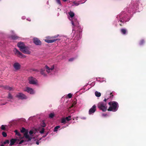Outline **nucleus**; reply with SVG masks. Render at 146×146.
Instances as JSON below:
<instances>
[{"mask_svg": "<svg viewBox=\"0 0 146 146\" xmlns=\"http://www.w3.org/2000/svg\"><path fill=\"white\" fill-rule=\"evenodd\" d=\"M17 46L20 48V50L23 53L27 54H30L31 52L29 48L26 46L23 42H19L17 44Z\"/></svg>", "mask_w": 146, "mask_h": 146, "instance_id": "f257e3e1", "label": "nucleus"}, {"mask_svg": "<svg viewBox=\"0 0 146 146\" xmlns=\"http://www.w3.org/2000/svg\"><path fill=\"white\" fill-rule=\"evenodd\" d=\"M108 104L110 106L108 109V111L115 112L117 110L119 105L117 102L115 101L110 102H109Z\"/></svg>", "mask_w": 146, "mask_h": 146, "instance_id": "f03ea898", "label": "nucleus"}, {"mask_svg": "<svg viewBox=\"0 0 146 146\" xmlns=\"http://www.w3.org/2000/svg\"><path fill=\"white\" fill-rule=\"evenodd\" d=\"M106 105L107 104L106 102H101L98 104L97 107L100 110L103 111H105L108 110Z\"/></svg>", "mask_w": 146, "mask_h": 146, "instance_id": "7ed1b4c3", "label": "nucleus"}, {"mask_svg": "<svg viewBox=\"0 0 146 146\" xmlns=\"http://www.w3.org/2000/svg\"><path fill=\"white\" fill-rule=\"evenodd\" d=\"M58 36L59 35H55L54 36H52L51 37H50V38L53 39L51 40L46 39L45 40V41L48 43H51L57 40H60V39H54L55 38L58 37Z\"/></svg>", "mask_w": 146, "mask_h": 146, "instance_id": "20e7f679", "label": "nucleus"}, {"mask_svg": "<svg viewBox=\"0 0 146 146\" xmlns=\"http://www.w3.org/2000/svg\"><path fill=\"white\" fill-rule=\"evenodd\" d=\"M15 54L17 56L21 58H25L26 56L25 55L23 54L21 52L18 50L17 49L15 48L13 50Z\"/></svg>", "mask_w": 146, "mask_h": 146, "instance_id": "39448f33", "label": "nucleus"}, {"mask_svg": "<svg viewBox=\"0 0 146 146\" xmlns=\"http://www.w3.org/2000/svg\"><path fill=\"white\" fill-rule=\"evenodd\" d=\"M29 83L31 84H36L37 83V80L32 76L29 77L28 79Z\"/></svg>", "mask_w": 146, "mask_h": 146, "instance_id": "423d86ee", "label": "nucleus"}, {"mask_svg": "<svg viewBox=\"0 0 146 146\" xmlns=\"http://www.w3.org/2000/svg\"><path fill=\"white\" fill-rule=\"evenodd\" d=\"M16 97L20 99H25L27 98L26 96L21 93H18L16 96Z\"/></svg>", "mask_w": 146, "mask_h": 146, "instance_id": "0eeeda50", "label": "nucleus"}, {"mask_svg": "<svg viewBox=\"0 0 146 146\" xmlns=\"http://www.w3.org/2000/svg\"><path fill=\"white\" fill-rule=\"evenodd\" d=\"M96 106L95 105H93L92 107L89 110V114L90 115L94 113L96 110Z\"/></svg>", "mask_w": 146, "mask_h": 146, "instance_id": "6e6552de", "label": "nucleus"}, {"mask_svg": "<svg viewBox=\"0 0 146 146\" xmlns=\"http://www.w3.org/2000/svg\"><path fill=\"white\" fill-rule=\"evenodd\" d=\"M24 136L25 138L28 139V140L27 141H31V140L32 139V138L31 137H30L28 135V132H25L24 133Z\"/></svg>", "mask_w": 146, "mask_h": 146, "instance_id": "1a4fd4ad", "label": "nucleus"}, {"mask_svg": "<svg viewBox=\"0 0 146 146\" xmlns=\"http://www.w3.org/2000/svg\"><path fill=\"white\" fill-rule=\"evenodd\" d=\"M34 43L37 45H40L41 44V42L37 38H34L33 39Z\"/></svg>", "mask_w": 146, "mask_h": 146, "instance_id": "9d476101", "label": "nucleus"}, {"mask_svg": "<svg viewBox=\"0 0 146 146\" xmlns=\"http://www.w3.org/2000/svg\"><path fill=\"white\" fill-rule=\"evenodd\" d=\"M45 67L46 69V71L48 73L54 69V65H53L51 68H50L47 65H46Z\"/></svg>", "mask_w": 146, "mask_h": 146, "instance_id": "9b49d317", "label": "nucleus"}, {"mask_svg": "<svg viewBox=\"0 0 146 146\" xmlns=\"http://www.w3.org/2000/svg\"><path fill=\"white\" fill-rule=\"evenodd\" d=\"M13 67L16 70H18L20 69L21 65L18 62L15 63L13 65Z\"/></svg>", "mask_w": 146, "mask_h": 146, "instance_id": "f8f14e48", "label": "nucleus"}, {"mask_svg": "<svg viewBox=\"0 0 146 146\" xmlns=\"http://www.w3.org/2000/svg\"><path fill=\"white\" fill-rule=\"evenodd\" d=\"M26 91L31 94H33L34 93L33 90L32 88L28 87L27 88Z\"/></svg>", "mask_w": 146, "mask_h": 146, "instance_id": "ddd939ff", "label": "nucleus"}, {"mask_svg": "<svg viewBox=\"0 0 146 146\" xmlns=\"http://www.w3.org/2000/svg\"><path fill=\"white\" fill-rule=\"evenodd\" d=\"M17 139H12L10 140V143L9 145L11 146L13 145L16 142Z\"/></svg>", "mask_w": 146, "mask_h": 146, "instance_id": "4468645a", "label": "nucleus"}, {"mask_svg": "<svg viewBox=\"0 0 146 146\" xmlns=\"http://www.w3.org/2000/svg\"><path fill=\"white\" fill-rule=\"evenodd\" d=\"M11 38L13 40H16L19 38V37L15 35H13L11 36Z\"/></svg>", "mask_w": 146, "mask_h": 146, "instance_id": "2eb2a0df", "label": "nucleus"}, {"mask_svg": "<svg viewBox=\"0 0 146 146\" xmlns=\"http://www.w3.org/2000/svg\"><path fill=\"white\" fill-rule=\"evenodd\" d=\"M121 31L123 35H125L127 33V30L126 29H122L121 30Z\"/></svg>", "mask_w": 146, "mask_h": 146, "instance_id": "dca6fc26", "label": "nucleus"}, {"mask_svg": "<svg viewBox=\"0 0 146 146\" xmlns=\"http://www.w3.org/2000/svg\"><path fill=\"white\" fill-rule=\"evenodd\" d=\"M95 94L96 96L97 97H100L101 96V94L100 92L96 91L95 92Z\"/></svg>", "mask_w": 146, "mask_h": 146, "instance_id": "f3484780", "label": "nucleus"}, {"mask_svg": "<svg viewBox=\"0 0 146 146\" xmlns=\"http://www.w3.org/2000/svg\"><path fill=\"white\" fill-rule=\"evenodd\" d=\"M5 89L7 90H9V91L13 90V89L12 87H9L8 86H6L5 87Z\"/></svg>", "mask_w": 146, "mask_h": 146, "instance_id": "a211bd4d", "label": "nucleus"}, {"mask_svg": "<svg viewBox=\"0 0 146 146\" xmlns=\"http://www.w3.org/2000/svg\"><path fill=\"white\" fill-rule=\"evenodd\" d=\"M68 13L70 17L71 18L73 17L74 15V13L71 11H70Z\"/></svg>", "mask_w": 146, "mask_h": 146, "instance_id": "6ab92c4d", "label": "nucleus"}, {"mask_svg": "<svg viewBox=\"0 0 146 146\" xmlns=\"http://www.w3.org/2000/svg\"><path fill=\"white\" fill-rule=\"evenodd\" d=\"M60 126L59 125H58L55 127L54 128V132L56 131H57L58 129L60 128Z\"/></svg>", "mask_w": 146, "mask_h": 146, "instance_id": "aec40b11", "label": "nucleus"}, {"mask_svg": "<svg viewBox=\"0 0 146 146\" xmlns=\"http://www.w3.org/2000/svg\"><path fill=\"white\" fill-rule=\"evenodd\" d=\"M45 70L44 69H41L40 70V73L41 74L43 75H45V74L44 72Z\"/></svg>", "mask_w": 146, "mask_h": 146, "instance_id": "412c9836", "label": "nucleus"}, {"mask_svg": "<svg viewBox=\"0 0 146 146\" xmlns=\"http://www.w3.org/2000/svg\"><path fill=\"white\" fill-rule=\"evenodd\" d=\"M54 116V113H51L49 114V116L50 118H52Z\"/></svg>", "mask_w": 146, "mask_h": 146, "instance_id": "4be33fe9", "label": "nucleus"}, {"mask_svg": "<svg viewBox=\"0 0 146 146\" xmlns=\"http://www.w3.org/2000/svg\"><path fill=\"white\" fill-rule=\"evenodd\" d=\"M15 133L16 135H18L19 136H20L21 135V134L19 132H18L17 130H15Z\"/></svg>", "mask_w": 146, "mask_h": 146, "instance_id": "5701e85b", "label": "nucleus"}, {"mask_svg": "<svg viewBox=\"0 0 146 146\" xmlns=\"http://www.w3.org/2000/svg\"><path fill=\"white\" fill-rule=\"evenodd\" d=\"M40 125L43 127H45L46 126V124L44 121L41 122Z\"/></svg>", "mask_w": 146, "mask_h": 146, "instance_id": "b1692460", "label": "nucleus"}, {"mask_svg": "<svg viewBox=\"0 0 146 146\" xmlns=\"http://www.w3.org/2000/svg\"><path fill=\"white\" fill-rule=\"evenodd\" d=\"M61 123H62L65 124L66 123V120L64 118H62L61 119Z\"/></svg>", "mask_w": 146, "mask_h": 146, "instance_id": "393cba45", "label": "nucleus"}, {"mask_svg": "<svg viewBox=\"0 0 146 146\" xmlns=\"http://www.w3.org/2000/svg\"><path fill=\"white\" fill-rule=\"evenodd\" d=\"M8 98L11 99L13 98V97L10 93H9L8 95Z\"/></svg>", "mask_w": 146, "mask_h": 146, "instance_id": "a878e982", "label": "nucleus"}, {"mask_svg": "<svg viewBox=\"0 0 146 146\" xmlns=\"http://www.w3.org/2000/svg\"><path fill=\"white\" fill-rule=\"evenodd\" d=\"M9 140H6L3 143V144L5 145L6 144H9Z\"/></svg>", "mask_w": 146, "mask_h": 146, "instance_id": "bb28decb", "label": "nucleus"}, {"mask_svg": "<svg viewBox=\"0 0 146 146\" xmlns=\"http://www.w3.org/2000/svg\"><path fill=\"white\" fill-rule=\"evenodd\" d=\"M71 117L69 115L68 116V117H66L65 119H66V120L68 121L71 120V119H70Z\"/></svg>", "mask_w": 146, "mask_h": 146, "instance_id": "cd10ccee", "label": "nucleus"}, {"mask_svg": "<svg viewBox=\"0 0 146 146\" xmlns=\"http://www.w3.org/2000/svg\"><path fill=\"white\" fill-rule=\"evenodd\" d=\"M145 42V41L143 40H142L140 41L139 44L140 45L143 44Z\"/></svg>", "mask_w": 146, "mask_h": 146, "instance_id": "c85d7f7f", "label": "nucleus"}, {"mask_svg": "<svg viewBox=\"0 0 146 146\" xmlns=\"http://www.w3.org/2000/svg\"><path fill=\"white\" fill-rule=\"evenodd\" d=\"M26 131V129L23 127H22L21 129V133H24Z\"/></svg>", "mask_w": 146, "mask_h": 146, "instance_id": "c756f323", "label": "nucleus"}, {"mask_svg": "<svg viewBox=\"0 0 146 146\" xmlns=\"http://www.w3.org/2000/svg\"><path fill=\"white\" fill-rule=\"evenodd\" d=\"M1 129L2 130H5V125H2L1 126Z\"/></svg>", "mask_w": 146, "mask_h": 146, "instance_id": "7c9ffc66", "label": "nucleus"}, {"mask_svg": "<svg viewBox=\"0 0 146 146\" xmlns=\"http://www.w3.org/2000/svg\"><path fill=\"white\" fill-rule=\"evenodd\" d=\"M2 135L4 137H7V135L6 133H5V132H3L2 133Z\"/></svg>", "mask_w": 146, "mask_h": 146, "instance_id": "2f4dec72", "label": "nucleus"}, {"mask_svg": "<svg viewBox=\"0 0 146 146\" xmlns=\"http://www.w3.org/2000/svg\"><path fill=\"white\" fill-rule=\"evenodd\" d=\"M77 37H75V38H76V39L77 40H79L80 38H81V37L80 36V34H79L78 35H77Z\"/></svg>", "mask_w": 146, "mask_h": 146, "instance_id": "473e14b6", "label": "nucleus"}, {"mask_svg": "<svg viewBox=\"0 0 146 146\" xmlns=\"http://www.w3.org/2000/svg\"><path fill=\"white\" fill-rule=\"evenodd\" d=\"M44 128H42L41 130L40 131V133L41 134L43 133L44 132Z\"/></svg>", "mask_w": 146, "mask_h": 146, "instance_id": "72a5a7b5", "label": "nucleus"}, {"mask_svg": "<svg viewBox=\"0 0 146 146\" xmlns=\"http://www.w3.org/2000/svg\"><path fill=\"white\" fill-rule=\"evenodd\" d=\"M113 97V95L112 94V92H111L110 94L109 98H112Z\"/></svg>", "mask_w": 146, "mask_h": 146, "instance_id": "f704fd0d", "label": "nucleus"}, {"mask_svg": "<svg viewBox=\"0 0 146 146\" xmlns=\"http://www.w3.org/2000/svg\"><path fill=\"white\" fill-rule=\"evenodd\" d=\"M57 3L60 5H61V4L60 0H56Z\"/></svg>", "mask_w": 146, "mask_h": 146, "instance_id": "c9c22d12", "label": "nucleus"}, {"mask_svg": "<svg viewBox=\"0 0 146 146\" xmlns=\"http://www.w3.org/2000/svg\"><path fill=\"white\" fill-rule=\"evenodd\" d=\"M68 98H72V94L70 93H69L68 94Z\"/></svg>", "mask_w": 146, "mask_h": 146, "instance_id": "e433bc0d", "label": "nucleus"}, {"mask_svg": "<svg viewBox=\"0 0 146 146\" xmlns=\"http://www.w3.org/2000/svg\"><path fill=\"white\" fill-rule=\"evenodd\" d=\"M33 133V131L32 130H30L29 131V133L31 135Z\"/></svg>", "mask_w": 146, "mask_h": 146, "instance_id": "4c0bfd02", "label": "nucleus"}, {"mask_svg": "<svg viewBox=\"0 0 146 146\" xmlns=\"http://www.w3.org/2000/svg\"><path fill=\"white\" fill-rule=\"evenodd\" d=\"M24 140H21L20 142H19V144H21L22 143H23V142H24Z\"/></svg>", "mask_w": 146, "mask_h": 146, "instance_id": "58836bf2", "label": "nucleus"}, {"mask_svg": "<svg viewBox=\"0 0 146 146\" xmlns=\"http://www.w3.org/2000/svg\"><path fill=\"white\" fill-rule=\"evenodd\" d=\"M74 59L73 58H71L69 59V61L70 62L74 60Z\"/></svg>", "mask_w": 146, "mask_h": 146, "instance_id": "ea45409f", "label": "nucleus"}, {"mask_svg": "<svg viewBox=\"0 0 146 146\" xmlns=\"http://www.w3.org/2000/svg\"><path fill=\"white\" fill-rule=\"evenodd\" d=\"M108 99H109V98H108L107 99L105 98V99H104V102H106V101H107V100H108Z\"/></svg>", "mask_w": 146, "mask_h": 146, "instance_id": "a19ab883", "label": "nucleus"}, {"mask_svg": "<svg viewBox=\"0 0 146 146\" xmlns=\"http://www.w3.org/2000/svg\"><path fill=\"white\" fill-rule=\"evenodd\" d=\"M72 24L74 26H74H75V25H74V23L73 22V21H72Z\"/></svg>", "mask_w": 146, "mask_h": 146, "instance_id": "79ce46f5", "label": "nucleus"}, {"mask_svg": "<svg viewBox=\"0 0 146 146\" xmlns=\"http://www.w3.org/2000/svg\"><path fill=\"white\" fill-rule=\"evenodd\" d=\"M36 143L37 145H38L39 144V142H38V141H37L36 142Z\"/></svg>", "mask_w": 146, "mask_h": 146, "instance_id": "37998d69", "label": "nucleus"}, {"mask_svg": "<svg viewBox=\"0 0 146 146\" xmlns=\"http://www.w3.org/2000/svg\"><path fill=\"white\" fill-rule=\"evenodd\" d=\"M4 145L3 143L1 145V146H5Z\"/></svg>", "mask_w": 146, "mask_h": 146, "instance_id": "c03bdc74", "label": "nucleus"}, {"mask_svg": "<svg viewBox=\"0 0 146 146\" xmlns=\"http://www.w3.org/2000/svg\"><path fill=\"white\" fill-rule=\"evenodd\" d=\"M33 70L34 71H36L37 72H38L39 71L38 70H36V69L34 70Z\"/></svg>", "mask_w": 146, "mask_h": 146, "instance_id": "a18cd8bd", "label": "nucleus"}, {"mask_svg": "<svg viewBox=\"0 0 146 146\" xmlns=\"http://www.w3.org/2000/svg\"><path fill=\"white\" fill-rule=\"evenodd\" d=\"M46 135H45L43 136H42V137H46Z\"/></svg>", "mask_w": 146, "mask_h": 146, "instance_id": "49530a36", "label": "nucleus"}, {"mask_svg": "<svg viewBox=\"0 0 146 146\" xmlns=\"http://www.w3.org/2000/svg\"><path fill=\"white\" fill-rule=\"evenodd\" d=\"M64 1L65 2L67 1V0H62Z\"/></svg>", "mask_w": 146, "mask_h": 146, "instance_id": "de8ad7c7", "label": "nucleus"}, {"mask_svg": "<svg viewBox=\"0 0 146 146\" xmlns=\"http://www.w3.org/2000/svg\"><path fill=\"white\" fill-rule=\"evenodd\" d=\"M119 25H120L121 26H122V25H121V24H119Z\"/></svg>", "mask_w": 146, "mask_h": 146, "instance_id": "09e8293b", "label": "nucleus"}, {"mask_svg": "<svg viewBox=\"0 0 146 146\" xmlns=\"http://www.w3.org/2000/svg\"><path fill=\"white\" fill-rule=\"evenodd\" d=\"M48 134V132H47L46 134V135Z\"/></svg>", "mask_w": 146, "mask_h": 146, "instance_id": "8fccbe9b", "label": "nucleus"}, {"mask_svg": "<svg viewBox=\"0 0 146 146\" xmlns=\"http://www.w3.org/2000/svg\"><path fill=\"white\" fill-rule=\"evenodd\" d=\"M106 114L104 115L105 116H106Z\"/></svg>", "mask_w": 146, "mask_h": 146, "instance_id": "3c124183", "label": "nucleus"}, {"mask_svg": "<svg viewBox=\"0 0 146 146\" xmlns=\"http://www.w3.org/2000/svg\"><path fill=\"white\" fill-rule=\"evenodd\" d=\"M120 21H121V22H122V20H121Z\"/></svg>", "mask_w": 146, "mask_h": 146, "instance_id": "603ef678", "label": "nucleus"}, {"mask_svg": "<svg viewBox=\"0 0 146 146\" xmlns=\"http://www.w3.org/2000/svg\"><path fill=\"white\" fill-rule=\"evenodd\" d=\"M76 103V102H75V104Z\"/></svg>", "mask_w": 146, "mask_h": 146, "instance_id": "864d4df0", "label": "nucleus"}]
</instances>
